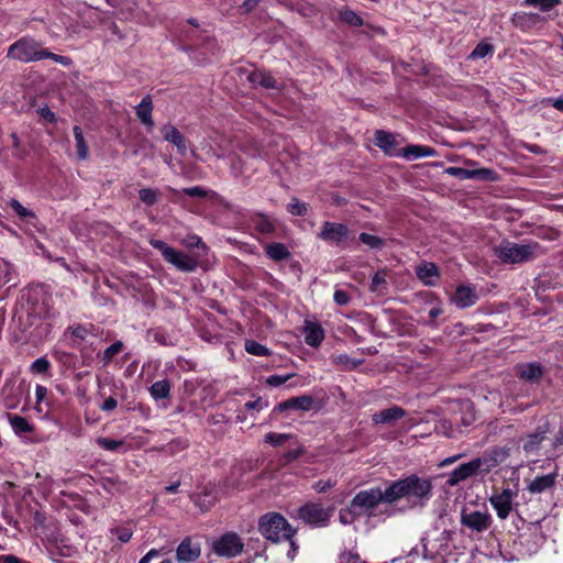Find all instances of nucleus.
<instances>
[{
  "mask_svg": "<svg viewBox=\"0 0 563 563\" xmlns=\"http://www.w3.org/2000/svg\"><path fill=\"white\" fill-rule=\"evenodd\" d=\"M214 501V497H211L210 499H208L207 501H205V499H202L201 497H198L196 500H195V504L200 507L202 510H207L209 509V507L212 505V503Z\"/></svg>",
  "mask_w": 563,
  "mask_h": 563,
  "instance_id": "64",
  "label": "nucleus"
},
{
  "mask_svg": "<svg viewBox=\"0 0 563 563\" xmlns=\"http://www.w3.org/2000/svg\"><path fill=\"white\" fill-rule=\"evenodd\" d=\"M16 276L14 266L0 258V288L9 284L16 285Z\"/></svg>",
  "mask_w": 563,
  "mask_h": 563,
  "instance_id": "30",
  "label": "nucleus"
},
{
  "mask_svg": "<svg viewBox=\"0 0 563 563\" xmlns=\"http://www.w3.org/2000/svg\"><path fill=\"white\" fill-rule=\"evenodd\" d=\"M188 446L187 441L185 440H175L168 444L167 451L170 453H177L185 450Z\"/></svg>",
  "mask_w": 563,
  "mask_h": 563,
  "instance_id": "57",
  "label": "nucleus"
},
{
  "mask_svg": "<svg viewBox=\"0 0 563 563\" xmlns=\"http://www.w3.org/2000/svg\"><path fill=\"white\" fill-rule=\"evenodd\" d=\"M8 418H9L11 428L13 429L14 433L18 435L29 433L33 429L31 423L24 417H21L18 415H9Z\"/></svg>",
  "mask_w": 563,
  "mask_h": 563,
  "instance_id": "33",
  "label": "nucleus"
},
{
  "mask_svg": "<svg viewBox=\"0 0 563 563\" xmlns=\"http://www.w3.org/2000/svg\"><path fill=\"white\" fill-rule=\"evenodd\" d=\"M74 137H75V144L77 150V157L81 161H85L89 156V148L88 144L86 142V139L84 136L82 130L80 126L75 125L73 129Z\"/></svg>",
  "mask_w": 563,
  "mask_h": 563,
  "instance_id": "31",
  "label": "nucleus"
},
{
  "mask_svg": "<svg viewBox=\"0 0 563 563\" xmlns=\"http://www.w3.org/2000/svg\"><path fill=\"white\" fill-rule=\"evenodd\" d=\"M184 192L190 197H199V198L205 197L207 195L206 190L199 186L185 188Z\"/></svg>",
  "mask_w": 563,
  "mask_h": 563,
  "instance_id": "59",
  "label": "nucleus"
},
{
  "mask_svg": "<svg viewBox=\"0 0 563 563\" xmlns=\"http://www.w3.org/2000/svg\"><path fill=\"white\" fill-rule=\"evenodd\" d=\"M418 278L427 286H434L439 279L438 267L433 263H421L416 267Z\"/></svg>",
  "mask_w": 563,
  "mask_h": 563,
  "instance_id": "22",
  "label": "nucleus"
},
{
  "mask_svg": "<svg viewBox=\"0 0 563 563\" xmlns=\"http://www.w3.org/2000/svg\"><path fill=\"white\" fill-rule=\"evenodd\" d=\"M560 3L561 0H525L523 2L526 5L539 8L542 12H550Z\"/></svg>",
  "mask_w": 563,
  "mask_h": 563,
  "instance_id": "36",
  "label": "nucleus"
},
{
  "mask_svg": "<svg viewBox=\"0 0 563 563\" xmlns=\"http://www.w3.org/2000/svg\"><path fill=\"white\" fill-rule=\"evenodd\" d=\"M518 373L522 379L528 380V382H533V380H537L541 376L542 371H541L540 365H538L536 363H528V364H523V365L519 366Z\"/></svg>",
  "mask_w": 563,
  "mask_h": 563,
  "instance_id": "32",
  "label": "nucleus"
},
{
  "mask_svg": "<svg viewBox=\"0 0 563 563\" xmlns=\"http://www.w3.org/2000/svg\"><path fill=\"white\" fill-rule=\"evenodd\" d=\"M547 19L544 16H541L537 13H525L522 15H517L516 16V22L517 24L519 25H531V24H536L538 22H544Z\"/></svg>",
  "mask_w": 563,
  "mask_h": 563,
  "instance_id": "42",
  "label": "nucleus"
},
{
  "mask_svg": "<svg viewBox=\"0 0 563 563\" xmlns=\"http://www.w3.org/2000/svg\"><path fill=\"white\" fill-rule=\"evenodd\" d=\"M290 438V434L287 433H275L269 432L264 437V441L271 445L279 446L285 443L286 440Z\"/></svg>",
  "mask_w": 563,
  "mask_h": 563,
  "instance_id": "44",
  "label": "nucleus"
},
{
  "mask_svg": "<svg viewBox=\"0 0 563 563\" xmlns=\"http://www.w3.org/2000/svg\"><path fill=\"white\" fill-rule=\"evenodd\" d=\"M42 45L33 37L24 36L8 48L7 57L21 63L41 60Z\"/></svg>",
  "mask_w": 563,
  "mask_h": 563,
  "instance_id": "6",
  "label": "nucleus"
},
{
  "mask_svg": "<svg viewBox=\"0 0 563 563\" xmlns=\"http://www.w3.org/2000/svg\"><path fill=\"white\" fill-rule=\"evenodd\" d=\"M351 231L345 224L325 221L318 236L325 243L340 244L350 241Z\"/></svg>",
  "mask_w": 563,
  "mask_h": 563,
  "instance_id": "11",
  "label": "nucleus"
},
{
  "mask_svg": "<svg viewBox=\"0 0 563 563\" xmlns=\"http://www.w3.org/2000/svg\"><path fill=\"white\" fill-rule=\"evenodd\" d=\"M452 533L443 531L433 542L421 539L420 548L416 547L409 552L407 563H444V555L449 554L448 542Z\"/></svg>",
  "mask_w": 563,
  "mask_h": 563,
  "instance_id": "4",
  "label": "nucleus"
},
{
  "mask_svg": "<svg viewBox=\"0 0 563 563\" xmlns=\"http://www.w3.org/2000/svg\"><path fill=\"white\" fill-rule=\"evenodd\" d=\"M122 349L123 343L121 341H117L107 347L101 355V361L103 364H109L113 357L122 351Z\"/></svg>",
  "mask_w": 563,
  "mask_h": 563,
  "instance_id": "38",
  "label": "nucleus"
},
{
  "mask_svg": "<svg viewBox=\"0 0 563 563\" xmlns=\"http://www.w3.org/2000/svg\"><path fill=\"white\" fill-rule=\"evenodd\" d=\"M241 538L234 532H228L213 542V551L224 558H234L243 550Z\"/></svg>",
  "mask_w": 563,
  "mask_h": 563,
  "instance_id": "10",
  "label": "nucleus"
},
{
  "mask_svg": "<svg viewBox=\"0 0 563 563\" xmlns=\"http://www.w3.org/2000/svg\"><path fill=\"white\" fill-rule=\"evenodd\" d=\"M375 144L387 155L399 157L400 148H397L396 136L387 131L377 130L375 132Z\"/></svg>",
  "mask_w": 563,
  "mask_h": 563,
  "instance_id": "18",
  "label": "nucleus"
},
{
  "mask_svg": "<svg viewBox=\"0 0 563 563\" xmlns=\"http://www.w3.org/2000/svg\"><path fill=\"white\" fill-rule=\"evenodd\" d=\"M332 508H324L321 504L308 503L297 510V516L313 527H324L332 517Z\"/></svg>",
  "mask_w": 563,
  "mask_h": 563,
  "instance_id": "9",
  "label": "nucleus"
},
{
  "mask_svg": "<svg viewBox=\"0 0 563 563\" xmlns=\"http://www.w3.org/2000/svg\"><path fill=\"white\" fill-rule=\"evenodd\" d=\"M517 496V492L507 487L501 492L494 494L489 498L492 507L495 509L498 518L506 519L512 511L514 498Z\"/></svg>",
  "mask_w": 563,
  "mask_h": 563,
  "instance_id": "12",
  "label": "nucleus"
},
{
  "mask_svg": "<svg viewBox=\"0 0 563 563\" xmlns=\"http://www.w3.org/2000/svg\"><path fill=\"white\" fill-rule=\"evenodd\" d=\"M406 411L398 407V406H391L387 409L380 410L372 416V421L375 424L379 423H391L398 419H401L405 417Z\"/></svg>",
  "mask_w": 563,
  "mask_h": 563,
  "instance_id": "24",
  "label": "nucleus"
},
{
  "mask_svg": "<svg viewBox=\"0 0 563 563\" xmlns=\"http://www.w3.org/2000/svg\"><path fill=\"white\" fill-rule=\"evenodd\" d=\"M313 398L308 395L289 398L276 407L278 411H285L289 409L309 411L312 408Z\"/></svg>",
  "mask_w": 563,
  "mask_h": 563,
  "instance_id": "21",
  "label": "nucleus"
},
{
  "mask_svg": "<svg viewBox=\"0 0 563 563\" xmlns=\"http://www.w3.org/2000/svg\"><path fill=\"white\" fill-rule=\"evenodd\" d=\"M341 19L351 25L357 26L362 24V19L351 10L342 11Z\"/></svg>",
  "mask_w": 563,
  "mask_h": 563,
  "instance_id": "50",
  "label": "nucleus"
},
{
  "mask_svg": "<svg viewBox=\"0 0 563 563\" xmlns=\"http://www.w3.org/2000/svg\"><path fill=\"white\" fill-rule=\"evenodd\" d=\"M45 58H48V59H52L54 60L55 63H58L60 65H64V66H70L71 65V59L67 56H63V55H57V54H54L45 48H42V53H41V60L42 59H45Z\"/></svg>",
  "mask_w": 563,
  "mask_h": 563,
  "instance_id": "45",
  "label": "nucleus"
},
{
  "mask_svg": "<svg viewBox=\"0 0 563 563\" xmlns=\"http://www.w3.org/2000/svg\"><path fill=\"white\" fill-rule=\"evenodd\" d=\"M338 563H366L365 561H362L356 553L347 552L342 553L339 558Z\"/></svg>",
  "mask_w": 563,
  "mask_h": 563,
  "instance_id": "56",
  "label": "nucleus"
},
{
  "mask_svg": "<svg viewBox=\"0 0 563 563\" xmlns=\"http://www.w3.org/2000/svg\"><path fill=\"white\" fill-rule=\"evenodd\" d=\"M398 509L388 503L387 487H372L360 490L346 508L340 510L339 520L342 525H351L358 517L386 520L396 516Z\"/></svg>",
  "mask_w": 563,
  "mask_h": 563,
  "instance_id": "1",
  "label": "nucleus"
},
{
  "mask_svg": "<svg viewBox=\"0 0 563 563\" xmlns=\"http://www.w3.org/2000/svg\"><path fill=\"white\" fill-rule=\"evenodd\" d=\"M68 331L75 339L85 341L90 335V329L85 325L70 327Z\"/></svg>",
  "mask_w": 563,
  "mask_h": 563,
  "instance_id": "48",
  "label": "nucleus"
},
{
  "mask_svg": "<svg viewBox=\"0 0 563 563\" xmlns=\"http://www.w3.org/2000/svg\"><path fill=\"white\" fill-rule=\"evenodd\" d=\"M246 79L254 86H261L266 89H279L280 86L276 79L265 70L255 69L247 74Z\"/></svg>",
  "mask_w": 563,
  "mask_h": 563,
  "instance_id": "20",
  "label": "nucleus"
},
{
  "mask_svg": "<svg viewBox=\"0 0 563 563\" xmlns=\"http://www.w3.org/2000/svg\"><path fill=\"white\" fill-rule=\"evenodd\" d=\"M260 531L268 540L273 542L289 541V550L287 556L294 559L298 547L292 540L296 530L279 514L272 512L263 516L260 520Z\"/></svg>",
  "mask_w": 563,
  "mask_h": 563,
  "instance_id": "3",
  "label": "nucleus"
},
{
  "mask_svg": "<svg viewBox=\"0 0 563 563\" xmlns=\"http://www.w3.org/2000/svg\"><path fill=\"white\" fill-rule=\"evenodd\" d=\"M324 339L323 330L320 325L308 322L305 325V342L313 347H317L321 344Z\"/></svg>",
  "mask_w": 563,
  "mask_h": 563,
  "instance_id": "29",
  "label": "nucleus"
},
{
  "mask_svg": "<svg viewBox=\"0 0 563 563\" xmlns=\"http://www.w3.org/2000/svg\"><path fill=\"white\" fill-rule=\"evenodd\" d=\"M509 456L508 448H495L490 450L488 453L478 457L483 463V473L490 472L498 464L503 463Z\"/></svg>",
  "mask_w": 563,
  "mask_h": 563,
  "instance_id": "19",
  "label": "nucleus"
},
{
  "mask_svg": "<svg viewBox=\"0 0 563 563\" xmlns=\"http://www.w3.org/2000/svg\"><path fill=\"white\" fill-rule=\"evenodd\" d=\"M452 300L457 307L466 308L473 306L477 301V295L472 287L460 286L456 288Z\"/></svg>",
  "mask_w": 563,
  "mask_h": 563,
  "instance_id": "23",
  "label": "nucleus"
},
{
  "mask_svg": "<svg viewBox=\"0 0 563 563\" xmlns=\"http://www.w3.org/2000/svg\"><path fill=\"white\" fill-rule=\"evenodd\" d=\"M10 206L13 209V211L23 220L30 221L35 218L34 213L23 207L18 200L12 199L10 201Z\"/></svg>",
  "mask_w": 563,
  "mask_h": 563,
  "instance_id": "41",
  "label": "nucleus"
},
{
  "mask_svg": "<svg viewBox=\"0 0 563 563\" xmlns=\"http://www.w3.org/2000/svg\"><path fill=\"white\" fill-rule=\"evenodd\" d=\"M200 554L198 548L194 547L190 540H184L177 548L176 558L179 562L189 563L195 561Z\"/></svg>",
  "mask_w": 563,
  "mask_h": 563,
  "instance_id": "28",
  "label": "nucleus"
},
{
  "mask_svg": "<svg viewBox=\"0 0 563 563\" xmlns=\"http://www.w3.org/2000/svg\"><path fill=\"white\" fill-rule=\"evenodd\" d=\"M544 542V536L541 531V528L538 526H533L529 528L528 532H525L518 537V540L515 541V544L518 547L517 553L504 552L501 550V545L499 547V554L505 562H511L515 560H519L521 556L532 555L539 551Z\"/></svg>",
  "mask_w": 563,
  "mask_h": 563,
  "instance_id": "5",
  "label": "nucleus"
},
{
  "mask_svg": "<svg viewBox=\"0 0 563 563\" xmlns=\"http://www.w3.org/2000/svg\"><path fill=\"white\" fill-rule=\"evenodd\" d=\"M49 367H51L49 361L45 357H40V358H36L31 364V372L34 374H44L48 371Z\"/></svg>",
  "mask_w": 563,
  "mask_h": 563,
  "instance_id": "46",
  "label": "nucleus"
},
{
  "mask_svg": "<svg viewBox=\"0 0 563 563\" xmlns=\"http://www.w3.org/2000/svg\"><path fill=\"white\" fill-rule=\"evenodd\" d=\"M164 258L183 272H192L201 265V255L195 249H161Z\"/></svg>",
  "mask_w": 563,
  "mask_h": 563,
  "instance_id": "7",
  "label": "nucleus"
},
{
  "mask_svg": "<svg viewBox=\"0 0 563 563\" xmlns=\"http://www.w3.org/2000/svg\"><path fill=\"white\" fill-rule=\"evenodd\" d=\"M244 347L245 351L252 355L266 356L271 354L269 350L265 345L253 340H246Z\"/></svg>",
  "mask_w": 563,
  "mask_h": 563,
  "instance_id": "37",
  "label": "nucleus"
},
{
  "mask_svg": "<svg viewBox=\"0 0 563 563\" xmlns=\"http://www.w3.org/2000/svg\"><path fill=\"white\" fill-rule=\"evenodd\" d=\"M169 393L170 385L166 379L157 380L150 387V394L155 400L167 398Z\"/></svg>",
  "mask_w": 563,
  "mask_h": 563,
  "instance_id": "34",
  "label": "nucleus"
},
{
  "mask_svg": "<svg viewBox=\"0 0 563 563\" xmlns=\"http://www.w3.org/2000/svg\"><path fill=\"white\" fill-rule=\"evenodd\" d=\"M152 111L153 104L150 96H145L135 108L136 117L148 130H152L154 126Z\"/></svg>",
  "mask_w": 563,
  "mask_h": 563,
  "instance_id": "25",
  "label": "nucleus"
},
{
  "mask_svg": "<svg viewBox=\"0 0 563 563\" xmlns=\"http://www.w3.org/2000/svg\"><path fill=\"white\" fill-rule=\"evenodd\" d=\"M336 479L335 478H329L327 481H318L314 483L313 485V488L318 492V493H324L331 488H333L335 485H336Z\"/></svg>",
  "mask_w": 563,
  "mask_h": 563,
  "instance_id": "52",
  "label": "nucleus"
},
{
  "mask_svg": "<svg viewBox=\"0 0 563 563\" xmlns=\"http://www.w3.org/2000/svg\"><path fill=\"white\" fill-rule=\"evenodd\" d=\"M494 256L503 264L514 265L533 257L532 249H493Z\"/></svg>",
  "mask_w": 563,
  "mask_h": 563,
  "instance_id": "15",
  "label": "nucleus"
},
{
  "mask_svg": "<svg viewBox=\"0 0 563 563\" xmlns=\"http://www.w3.org/2000/svg\"><path fill=\"white\" fill-rule=\"evenodd\" d=\"M490 515L486 511H463L461 515V523L475 532L485 531L490 525Z\"/></svg>",
  "mask_w": 563,
  "mask_h": 563,
  "instance_id": "16",
  "label": "nucleus"
},
{
  "mask_svg": "<svg viewBox=\"0 0 563 563\" xmlns=\"http://www.w3.org/2000/svg\"><path fill=\"white\" fill-rule=\"evenodd\" d=\"M96 442L100 448L111 452L118 451L124 445L122 440H112L108 438H98Z\"/></svg>",
  "mask_w": 563,
  "mask_h": 563,
  "instance_id": "40",
  "label": "nucleus"
},
{
  "mask_svg": "<svg viewBox=\"0 0 563 563\" xmlns=\"http://www.w3.org/2000/svg\"><path fill=\"white\" fill-rule=\"evenodd\" d=\"M388 503L394 506L405 500L409 509L422 508L432 497V482L428 477L416 474L393 481L387 484Z\"/></svg>",
  "mask_w": 563,
  "mask_h": 563,
  "instance_id": "2",
  "label": "nucleus"
},
{
  "mask_svg": "<svg viewBox=\"0 0 563 563\" xmlns=\"http://www.w3.org/2000/svg\"><path fill=\"white\" fill-rule=\"evenodd\" d=\"M333 300L340 306H345L350 302V296L345 290L338 288L333 294Z\"/></svg>",
  "mask_w": 563,
  "mask_h": 563,
  "instance_id": "55",
  "label": "nucleus"
},
{
  "mask_svg": "<svg viewBox=\"0 0 563 563\" xmlns=\"http://www.w3.org/2000/svg\"><path fill=\"white\" fill-rule=\"evenodd\" d=\"M162 133H163L164 140L174 144L180 154L186 153L187 146H186L185 137L180 134V132L174 125H170V124L164 125L162 129Z\"/></svg>",
  "mask_w": 563,
  "mask_h": 563,
  "instance_id": "27",
  "label": "nucleus"
},
{
  "mask_svg": "<svg viewBox=\"0 0 563 563\" xmlns=\"http://www.w3.org/2000/svg\"><path fill=\"white\" fill-rule=\"evenodd\" d=\"M265 250H266L267 256L274 261H282V260L287 258L290 255L288 249H265Z\"/></svg>",
  "mask_w": 563,
  "mask_h": 563,
  "instance_id": "49",
  "label": "nucleus"
},
{
  "mask_svg": "<svg viewBox=\"0 0 563 563\" xmlns=\"http://www.w3.org/2000/svg\"><path fill=\"white\" fill-rule=\"evenodd\" d=\"M112 533L123 543L130 541L132 538V531L129 528H115L112 530Z\"/></svg>",
  "mask_w": 563,
  "mask_h": 563,
  "instance_id": "54",
  "label": "nucleus"
},
{
  "mask_svg": "<svg viewBox=\"0 0 563 563\" xmlns=\"http://www.w3.org/2000/svg\"><path fill=\"white\" fill-rule=\"evenodd\" d=\"M159 191L153 188H143L139 191L140 199L147 206H153L157 202Z\"/></svg>",
  "mask_w": 563,
  "mask_h": 563,
  "instance_id": "39",
  "label": "nucleus"
},
{
  "mask_svg": "<svg viewBox=\"0 0 563 563\" xmlns=\"http://www.w3.org/2000/svg\"><path fill=\"white\" fill-rule=\"evenodd\" d=\"M0 563H30L12 554L0 555Z\"/></svg>",
  "mask_w": 563,
  "mask_h": 563,
  "instance_id": "61",
  "label": "nucleus"
},
{
  "mask_svg": "<svg viewBox=\"0 0 563 563\" xmlns=\"http://www.w3.org/2000/svg\"><path fill=\"white\" fill-rule=\"evenodd\" d=\"M360 242L368 246H379L384 243L378 236L368 233H362Z\"/></svg>",
  "mask_w": 563,
  "mask_h": 563,
  "instance_id": "53",
  "label": "nucleus"
},
{
  "mask_svg": "<svg viewBox=\"0 0 563 563\" xmlns=\"http://www.w3.org/2000/svg\"><path fill=\"white\" fill-rule=\"evenodd\" d=\"M46 395H47V388L42 385H36L35 398H36L37 405H40L46 398Z\"/></svg>",
  "mask_w": 563,
  "mask_h": 563,
  "instance_id": "62",
  "label": "nucleus"
},
{
  "mask_svg": "<svg viewBox=\"0 0 563 563\" xmlns=\"http://www.w3.org/2000/svg\"><path fill=\"white\" fill-rule=\"evenodd\" d=\"M550 423L548 420L541 421L538 427L530 433L520 438V446L526 455H537L550 441Z\"/></svg>",
  "mask_w": 563,
  "mask_h": 563,
  "instance_id": "8",
  "label": "nucleus"
},
{
  "mask_svg": "<svg viewBox=\"0 0 563 563\" xmlns=\"http://www.w3.org/2000/svg\"><path fill=\"white\" fill-rule=\"evenodd\" d=\"M307 209V205L297 198H292L287 205V211L292 216H303Z\"/></svg>",
  "mask_w": 563,
  "mask_h": 563,
  "instance_id": "43",
  "label": "nucleus"
},
{
  "mask_svg": "<svg viewBox=\"0 0 563 563\" xmlns=\"http://www.w3.org/2000/svg\"><path fill=\"white\" fill-rule=\"evenodd\" d=\"M435 155V151L430 146L423 145H409L405 148H400L399 157H404L408 161L418 159L421 157H432Z\"/></svg>",
  "mask_w": 563,
  "mask_h": 563,
  "instance_id": "26",
  "label": "nucleus"
},
{
  "mask_svg": "<svg viewBox=\"0 0 563 563\" xmlns=\"http://www.w3.org/2000/svg\"><path fill=\"white\" fill-rule=\"evenodd\" d=\"M558 477L559 473L558 468L555 467L554 471L545 475L536 476L533 479H531L527 485V490L531 494H542L550 492L554 488Z\"/></svg>",
  "mask_w": 563,
  "mask_h": 563,
  "instance_id": "17",
  "label": "nucleus"
},
{
  "mask_svg": "<svg viewBox=\"0 0 563 563\" xmlns=\"http://www.w3.org/2000/svg\"><path fill=\"white\" fill-rule=\"evenodd\" d=\"M292 376H294L292 374H288V375H271L269 377H267L266 383L269 386L279 387L283 384H285L286 382H288Z\"/></svg>",
  "mask_w": 563,
  "mask_h": 563,
  "instance_id": "51",
  "label": "nucleus"
},
{
  "mask_svg": "<svg viewBox=\"0 0 563 563\" xmlns=\"http://www.w3.org/2000/svg\"><path fill=\"white\" fill-rule=\"evenodd\" d=\"M254 227L261 233H271L275 230V223L264 214H257L253 219Z\"/></svg>",
  "mask_w": 563,
  "mask_h": 563,
  "instance_id": "35",
  "label": "nucleus"
},
{
  "mask_svg": "<svg viewBox=\"0 0 563 563\" xmlns=\"http://www.w3.org/2000/svg\"><path fill=\"white\" fill-rule=\"evenodd\" d=\"M266 406H267V404L264 402L261 398L253 400V401H247L244 405L246 410H256L257 412L261 411L262 409H264Z\"/></svg>",
  "mask_w": 563,
  "mask_h": 563,
  "instance_id": "58",
  "label": "nucleus"
},
{
  "mask_svg": "<svg viewBox=\"0 0 563 563\" xmlns=\"http://www.w3.org/2000/svg\"><path fill=\"white\" fill-rule=\"evenodd\" d=\"M445 174L456 177L459 179H482L488 181L497 180V173L490 168H473L467 169L463 167L450 166L445 168Z\"/></svg>",
  "mask_w": 563,
  "mask_h": 563,
  "instance_id": "13",
  "label": "nucleus"
},
{
  "mask_svg": "<svg viewBox=\"0 0 563 563\" xmlns=\"http://www.w3.org/2000/svg\"><path fill=\"white\" fill-rule=\"evenodd\" d=\"M493 51V47L492 45L487 44V43H481L478 44L474 49L473 52L471 53L470 57L471 58H484L486 57L488 54H490Z\"/></svg>",
  "mask_w": 563,
  "mask_h": 563,
  "instance_id": "47",
  "label": "nucleus"
},
{
  "mask_svg": "<svg viewBox=\"0 0 563 563\" xmlns=\"http://www.w3.org/2000/svg\"><path fill=\"white\" fill-rule=\"evenodd\" d=\"M483 463L479 459H474L467 463H464L453 470L446 479V484L450 486H455L459 483L476 475L477 473H483Z\"/></svg>",
  "mask_w": 563,
  "mask_h": 563,
  "instance_id": "14",
  "label": "nucleus"
},
{
  "mask_svg": "<svg viewBox=\"0 0 563 563\" xmlns=\"http://www.w3.org/2000/svg\"><path fill=\"white\" fill-rule=\"evenodd\" d=\"M231 170L234 176H239L243 173V165L239 157L234 156L231 158Z\"/></svg>",
  "mask_w": 563,
  "mask_h": 563,
  "instance_id": "60",
  "label": "nucleus"
},
{
  "mask_svg": "<svg viewBox=\"0 0 563 563\" xmlns=\"http://www.w3.org/2000/svg\"><path fill=\"white\" fill-rule=\"evenodd\" d=\"M118 406V401L113 397L107 398L102 405L100 406L101 410L103 411H111L115 409Z\"/></svg>",
  "mask_w": 563,
  "mask_h": 563,
  "instance_id": "63",
  "label": "nucleus"
}]
</instances>
